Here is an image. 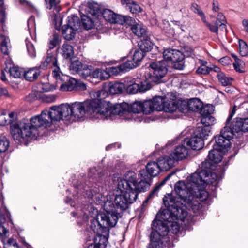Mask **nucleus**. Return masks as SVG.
<instances>
[{"instance_id":"11","label":"nucleus","mask_w":248,"mask_h":248,"mask_svg":"<svg viewBox=\"0 0 248 248\" xmlns=\"http://www.w3.org/2000/svg\"><path fill=\"white\" fill-rule=\"evenodd\" d=\"M80 26L79 18L77 16L72 15L68 17L67 24L62 27V34L66 40H72L75 36L76 31L80 28Z\"/></svg>"},{"instance_id":"35","label":"nucleus","mask_w":248,"mask_h":248,"mask_svg":"<svg viewBox=\"0 0 248 248\" xmlns=\"http://www.w3.org/2000/svg\"><path fill=\"white\" fill-rule=\"evenodd\" d=\"M202 107V102L197 98L190 99L187 104V110L195 112L199 111Z\"/></svg>"},{"instance_id":"52","label":"nucleus","mask_w":248,"mask_h":248,"mask_svg":"<svg viewBox=\"0 0 248 248\" xmlns=\"http://www.w3.org/2000/svg\"><path fill=\"white\" fill-rule=\"evenodd\" d=\"M215 121V118L211 115L202 117L201 119V122L203 126L206 127H210V125H213Z\"/></svg>"},{"instance_id":"64","label":"nucleus","mask_w":248,"mask_h":248,"mask_svg":"<svg viewBox=\"0 0 248 248\" xmlns=\"http://www.w3.org/2000/svg\"><path fill=\"white\" fill-rule=\"evenodd\" d=\"M93 67H92V68ZM91 75L94 78H97L100 79V77L101 75V68H97L95 70L93 71L92 69V73Z\"/></svg>"},{"instance_id":"21","label":"nucleus","mask_w":248,"mask_h":248,"mask_svg":"<svg viewBox=\"0 0 248 248\" xmlns=\"http://www.w3.org/2000/svg\"><path fill=\"white\" fill-rule=\"evenodd\" d=\"M29 126L26 123L21 124L20 125H15L11 127V134L15 140H20L21 139L32 137L29 130Z\"/></svg>"},{"instance_id":"37","label":"nucleus","mask_w":248,"mask_h":248,"mask_svg":"<svg viewBox=\"0 0 248 248\" xmlns=\"http://www.w3.org/2000/svg\"><path fill=\"white\" fill-rule=\"evenodd\" d=\"M210 132V127H198L194 131V135L203 140L206 139Z\"/></svg>"},{"instance_id":"14","label":"nucleus","mask_w":248,"mask_h":248,"mask_svg":"<svg viewBox=\"0 0 248 248\" xmlns=\"http://www.w3.org/2000/svg\"><path fill=\"white\" fill-rule=\"evenodd\" d=\"M228 128L223 127L220 134L214 137L215 143L213 144L215 149L221 150L223 152L227 151L230 147V140L233 138L232 132L228 131Z\"/></svg>"},{"instance_id":"19","label":"nucleus","mask_w":248,"mask_h":248,"mask_svg":"<svg viewBox=\"0 0 248 248\" xmlns=\"http://www.w3.org/2000/svg\"><path fill=\"white\" fill-rule=\"evenodd\" d=\"M224 127L229 128L228 131L232 132L233 137L235 133L248 132V118L244 119L237 118L236 121L232 122L231 124L230 123V124H227V125L225 124V126Z\"/></svg>"},{"instance_id":"50","label":"nucleus","mask_w":248,"mask_h":248,"mask_svg":"<svg viewBox=\"0 0 248 248\" xmlns=\"http://www.w3.org/2000/svg\"><path fill=\"white\" fill-rule=\"evenodd\" d=\"M168 179L169 177H167L165 178H164L160 183L156 184L154 189L151 192V193L148 196L146 199V202L148 201L149 199L152 198L155 196V195L157 193V192L160 188V187L165 184V183L166 182Z\"/></svg>"},{"instance_id":"18","label":"nucleus","mask_w":248,"mask_h":248,"mask_svg":"<svg viewBox=\"0 0 248 248\" xmlns=\"http://www.w3.org/2000/svg\"><path fill=\"white\" fill-rule=\"evenodd\" d=\"M92 67L91 65L83 64L78 60L72 62L70 65V70L73 73H77L83 78L91 75Z\"/></svg>"},{"instance_id":"39","label":"nucleus","mask_w":248,"mask_h":248,"mask_svg":"<svg viewBox=\"0 0 248 248\" xmlns=\"http://www.w3.org/2000/svg\"><path fill=\"white\" fill-rule=\"evenodd\" d=\"M216 76L218 82L223 86H227L232 85V82L234 80L232 78L226 76L223 72L219 73V74H217Z\"/></svg>"},{"instance_id":"26","label":"nucleus","mask_w":248,"mask_h":248,"mask_svg":"<svg viewBox=\"0 0 248 248\" xmlns=\"http://www.w3.org/2000/svg\"><path fill=\"white\" fill-rule=\"evenodd\" d=\"M151 87V84L146 82H140L134 83L128 85L127 87V91L130 94H135L138 92H142L149 90Z\"/></svg>"},{"instance_id":"20","label":"nucleus","mask_w":248,"mask_h":248,"mask_svg":"<svg viewBox=\"0 0 248 248\" xmlns=\"http://www.w3.org/2000/svg\"><path fill=\"white\" fill-rule=\"evenodd\" d=\"M146 170H142L140 171L139 175L145 180H151V177L158 175L161 171L157 162L150 161L146 166Z\"/></svg>"},{"instance_id":"54","label":"nucleus","mask_w":248,"mask_h":248,"mask_svg":"<svg viewBox=\"0 0 248 248\" xmlns=\"http://www.w3.org/2000/svg\"><path fill=\"white\" fill-rule=\"evenodd\" d=\"M213 108L212 106H202V108L200 109L199 112L202 117L207 116L211 115L213 113Z\"/></svg>"},{"instance_id":"46","label":"nucleus","mask_w":248,"mask_h":248,"mask_svg":"<svg viewBox=\"0 0 248 248\" xmlns=\"http://www.w3.org/2000/svg\"><path fill=\"white\" fill-rule=\"evenodd\" d=\"M142 102L135 101L131 104L130 106H129V109L128 111H132L135 113H139L142 112Z\"/></svg>"},{"instance_id":"5","label":"nucleus","mask_w":248,"mask_h":248,"mask_svg":"<svg viewBox=\"0 0 248 248\" xmlns=\"http://www.w3.org/2000/svg\"><path fill=\"white\" fill-rule=\"evenodd\" d=\"M93 103L86 100L83 102H75L68 104L69 116H73L75 119L82 118L87 113L96 116L92 105Z\"/></svg>"},{"instance_id":"10","label":"nucleus","mask_w":248,"mask_h":248,"mask_svg":"<svg viewBox=\"0 0 248 248\" xmlns=\"http://www.w3.org/2000/svg\"><path fill=\"white\" fill-rule=\"evenodd\" d=\"M68 104H62L58 106H53L49 109L44 110L51 125L53 122L60 121L63 117L69 116Z\"/></svg>"},{"instance_id":"15","label":"nucleus","mask_w":248,"mask_h":248,"mask_svg":"<svg viewBox=\"0 0 248 248\" xmlns=\"http://www.w3.org/2000/svg\"><path fill=\"white\" fill-rule=\"evenodd\" d=\"M108 95V93L106 91L101 90L94 93V98L91 100H88L89 102L93 103L91 107L93 108V109L97 118L99 117V116L97 115L101 114V109H104V105L105 102H109L105 100Z\"/></svg>"},{"instance_id":"12","label":"nucleus","mask_w":248,"mask_h":248,"mask_svg":"<svg viewBox=\"0 0 248 248\" xmlns=\"http://www.w3.org/2000/svg\"><path fill=\"white\" fill-rule=\"evenodd\" d=\"M104 107V109H101L100 115L105 116L106 119L111 117L112 115L126 114L129 109V104L125 102L112 105L110 102H105Z\"/></svg>"},{"instance_id":"2","label":"nucleus","mask_w":248,"mask_h":248,"mask_svg":"<svg viewBox=\"0 0 248 248\" xmlns=\"http://www.w3.org/2000/svg\"><path fill=\"white\" fill-rule=\"evenodd\" d=\"M163 201L167 207L161 215V217L164 221L155 219L152 224V232L150 233V241L147 247L152 248H165V242L168 239L167 237L169 231V224L172 220H184L187 216L186 210L180 207V203L175 202L174 197L170 194L165 196Z\"/></svg>"},{"instance_id":"13","label":"nucleus","mask_w":248,"mask_h":248,"mask_svg":"<svg viewBox=\"0 0 248 248\" xmlns=\"http://www.w3.org/2000/svg\"><path fill=\"white\" fill-rule=\"evenodd\" d=\"M52 75L58 83H61L60 90L62 91H72L77 87V80L63 74L61 71L58 72L54 70L52 73Z\"/></svg>"},{"instance_id":"41","label":"nucleus","mask_w":248,"mask_h":248,"mask_svg":"<svg viewBox=\"0 0 248 248\" xmlns=\"http://www.w3.org/2000/svg\"><path fill=\"white\" fill-rule=\"evenodd\" d=\"M62 55L65 59H70L74 55L73 47L68 43H64L62 46Z\"/></svg>"},{"instance_id":"60","label":"nucleus","mask_w":248,"mask_h":248,"mask_svg":"<svg viewBox=\"0 0 248 248\" xmlns=\"http://www.w3.org/2000/svg\"><path fill=\"white\" fill-rule=\"evenodd\" d=\"M6 15L5 8L2 7L0 10V22L2 24V27L4 26Z\"/></svg>"},{"instance_id":"6","label":"nucleus","mask_w":248,"mask_h":248,"mask_svg":"<svg viewBox=\"0 0 248 248\" xmlns=\"http://www.w3.org/2000/svg\"><path fill=\"white\" fill-rule=\"evenodd\" d=\"M163 59L168 64H172L174 68L182 70L184 67L185 56L179 50L170 48L165 49L163 52Z\"/></svg>"},{"instance_id":"4","label":"nucleus","mask_w":248,"mask_h":248,"mask_svg":"<svg viewBox=\"0 0 248 248\" xmlns=\"http://www.w3.org/2000/svg\"><path fill=\"white\" fill-rule=\"evenodd\" d=\"M169 67V64L165 61L151 62L148 74L149 79L156 83L164 82L163 78L168 72Z\"/></svg>"},{"instance_id":"24","label":"nucleus","mask_w":248,"mask_h":248,"mask_svg":"<svg viewBox=\"0 0 248 248\" xmlns=\"http://www.w3.org/2000/svg\"><path fill=\"white\" fill-rule=\"evenodd\" d=\"M142 38L138 44L139 47L146 53L149 51H153V53L156 54V52L158 51V47L154 45L147 35H146Z\"/></svg>"},{"instance_id":"31","label":"nucleus","mask_w":248,"mask_h":248,"mask_svg":"<svg viewBox=\"0 0 248 248\" xmlns=\"http://www.w3.org/2000/svg\"><path fill=\"white\" fill-rule=\"evenodd\" d=\"M42 70L41 66H40L30 68L27 71L24 70V78L27 81H34L42 73Z\"/></svg>"},{"instance_id":"7","label":"nucleus","mask_w":248,"mask_h":248,"mask_svg":"<svg viewBox=\"0 0 248 248\" xmlns=\"http://www.w3.org/2000/svg\"><path fill=\"white\" fill-rule=\"evenodd\" d=\"M119 190L121 194L115 196L114 202L116 209L122 213L123 211L128 209L130 204L136 201L137 199V194L126 190Z\"/></svg>"},{"instance_id":"57","label":"nucleus","mask_w":248,"mask_h":248,"mask_svg":"<svg viewBox=\"0 0 248 248\" xmlns=\"http://www.w3.org/2000/svg\"><path fill=\"white\" fill-rule=\"evenodd\" d=\"M10 217V213L6 209H3L0 210V222H5L7 219H9Z\"/></svg>"},{"instance_id":"17","label":"nucleus","mask_w":248,"mask_h":248,"mask_svg":"<svg viewBox=\"0 0 248 248\" xmlns=\"http://www.w3.org/2000/svg\"><path fill=\"white\" fill-rule=\"evenodd\" d=\"M137 182V174L132 171H129L124 175V178L119 181L118 188L131 192Z\"/></svg>"},{"instance_id":"22","label":"nucleus","mask_w":248,"mask_h":248,"mask_svg":"<svg viewBox=\"0 0 248 248\" xmlns=\"http://www.w3.org/2000/svg\"><path fill=\"white\" fill-rule=\"evenodd\" d=\"M223 151L219 150L217 148L215 149L214 146L213 145V149L211 150L208 155L209 160H205L202 162L201 164V169L199 170H202L205 169L204 167H202V164L205 162H209L211 165V167L209 168L210 173H214L212 172L211 170L213 169L215 167L214 163L217 164L220 162L222 159V152Z\"/></svg>"},{"instance_id":"32","label":"nucleus","mask_w":248,"mask_h":248,"mask_svg":"<svg viewBox=\"0 0 248 248\" xmlns=\"http://www.w3.org/2000/svg\"><path fill=\"white\" fill-rule=\"evenodd\" d=\"M150 180H141L139 183L137 181L136 183L135 186L133 187V189L131 190V192H134L135 194H137V197L140 192H144L147 191L150 187V183L149 181H151Z\"/></svg>"},{"instance_id":"36","label":"nucleus","mask_w":248,"mask_h":248,"mask_svg":"<svg viewBox=\"0 0 248 248\" xmlns=\"http://www.w3.org/2000/svg\"><path fill=\"white\" fill-rule=\"evenodd\" d=\"M130 64L127 63L126 62H123L120 65L112 67L109 68L110 74H112L113 75L116 76L121 73L125 72L130 69Z\"/></svg>"},{"instance_id":"45","label":"nucleus","mask_w":248,"mask_h":248,"mask_svg":"<svg viewBox=\"0 0 248 248\" xmlns=\"http://www.w3.org/2000/svg\"><path fill=\"white\" fill-rule=\"evenodd\" d=\"M61 43V39H60L59 35L58 33H54L51 36L49 39L48 43V47L49 50H51L57 46H59Z\"/></svg>"},{"instance_id":"61","label":"nucleus","mask_w":248,"mask_h":248,"mask_svg":"<svg viewBox=\"0 0 248 248\" xmlns=\"http://www.w3.org/2000/svg\"><path fill=\"white\" fill-rule=\"evenodd\" d=\"M110 76L109 69L108 70V68L103 69L101 68V75L100 77L101 80H104L108 79Z\"/></svg>"},{"instance_id":"23","label":"nucleus","mask_w":248,"mask_h":248,"mask_svg":"<svg viewBox=\"0 0 248 248\" xmlns=\"http://www.w3.org/2000/svg\"><path fill=\"white\" fill-rule=\"evenodd\" d=\"M87 183H82L81 182L77 181L73 183V187L76 189V192L83 193L86 192V194L89 198H92L94 195L97 194L99 191L98 189H94L90 186H87Z\"/></svg>"},{"instance_id":"16","label":"nucleus","mask_w":248,"mask_h":248,"mask_svg":"<svg viewBox=\"0 0 248 248\" xmlns=\"http://www.w3.org/2000/svg\"><path fill=\"white\" fill-rule=\"evenodd\" d=\"M204 23L208 27L210 31L218 35L219 31L221 33H227L226 24L227 23L225 16L222 13H219L215 20L211 23L206 21V19Z\"/></svg>"},{"instance_id":"25","label":"nucleus","mask_w":248,"mask_h":248,"mask_svg":"<svg viewBox=\"0 0 248 248\" xmlns=\"http://www.w3.org/2000/svg\"><path fill=\"white\" fill-rule=\"evenodd\" d=\"M185 144L178 145L171 152L170 155L175 162L185 158L188 155V149L185 146Z\"/></svg>"},{"instance_id":"48","label":"nucleus","mask_w":248,"mask_h":248,"mask_svg":"<svg viewBox=\"0 0 248 248\" xmlns=\"http://www.w3.org/2000/svg\"><path fill=\"white\" fill-rule=\"evenodd\" d=\"M151 100H146L142 102V112L146 114H150L154 111Z\"/></svg>"},{"instance_id":"38","label":"nucleus","mask_w":248,"mask_h":248,"mask_svg":"<svg viewBox=\"0 0 248 248\" xmlns=\"http://www.w3.org/2000/svg\"><path fill=\"white\" fill-rule=\"evenodd\" d=\"M131 30L138 37H142L146 35V27L142 24L137 23L133 27H131Z\"/></svg>"},{"instance_id":"44","label":"nucleus","mask_w":248,"mask_h":248,"mask_svg":"<svg viewBox=\"0 0 248 248\" xmlns=\"http://www.w3.org/2000/svg\"><path fill=\"white\" fill-rule=\"evenodd\" d=\"M124 88V85L120 82L111 84L109 86V91L111 94H116L122 93Z\"/></svg>"},{"instance_id":"42","label":"nucleus","mask_w":248,"mask_h":248,"mask_svg":"<svg viewBox=\"0 0 248 248\" xmlns=\"http://www.w3.org/2000/svg\"><path fill=\"white\" fill-rule=\"evenodd\" d=\"M24 69L18 66H14L9 69V73L11 76L15 78H24Z\"/></svg>"},{"instance_id":"58","label":"nucleus","mask_w":248,"mask_h":248,"mask_svg":"<svg viewBox=\"0 0 248 248\" xmlns=\"http://www.w3.org/2000/svg\"><path fill=\"white\" fill-rule=\"evenodd\" d=\"M125 17V16H123L115 14L113 21L112 22V23L119 24L120 25H123L124 24Z\"/></svg>"},{"instance_id":"43","label":"nucleus","mask_w":248,"mask_h":248,"mask_svg":"<svg viewBox=\"0 0 248 248\" xmlns=\"http://www.w3.org/2000/svg\"><path fill=\"white\" fill-rule=\"evenodd\" d=\"M81 21H80L81 27L84 29L89 30L93 28L94 26V23L92 20L86 15L81 16Z\"/></svg>"},{"instance_id":"33","label":"nucleus","mask_w":248,"mask_h":248,"mask_svg":"<svg viewBox=\"0 0 248 248\" xmlns=\"http://www.w3.org/2000/svg\"><path fill=\"white\" fill-rule=\"evenodd\" d=\"M122 4L125 5L127 9L133 14H138L142 10V8L136 2L132 0H121Z\"/></svg>"},{"instance_id":"3","label":"nucleus","mask_w":248,"mask_h":248,"mask_svg":"<svg viewBox=\"0 0 248 248\" xmlns=\"http://www.w3.org/2000/svg\"><path fill=\"white\" fill-rule=\"evenodd\" d=\"M104 212L100 214L101 220H97L102 226L114 227L121 217L120 212L117 210L112 201L107 200L104 203Z\"/></svg>"},{"instance_id":"28","label":"nucleus","mask_w":248,"mask_h":248,"mask_svg":"<svg viewBox=\"0 0 248 248\" xmlns=\"http://www.w3.org/2000/svg\"><path fill=\"white\" fill-rule=\"evenodd\" d=\"M183 144L190 147L193 150H199L204 146V141L201 138L194 135L190 139H186Z\"/></svg>"},{"instance_id":"8","label":"nucleus","mask_w":248,"mask_h":248,"mask_svg":"<svg viewBox=\"0 0 248 248\" xmlns=\"http://www.w3.org/2000/svg\"><path fill=\"white\" fill-rule=\"evenodd\" d=\"M91 228L96 233L93 239L94 243L100 248H106L109 232V228L102 226L97 221L91 222Z\"/></svg>"},{"instance_id":"51","label":"nucleus","mask_w":248,"mask_h":248,"mask_svg":"<svg viewBox=\"0 0 248 248\" xmlns=\"http://www.w3.org/2000/svg\"><path fill=\"white\" fill-rule=\"evenodd\" d=\"M191 9L193 12L201 16L203 22L205 21V19H206L205 15L201 9L200 7L197 3H192L191 4Z\"/></svg>"},{"instance_id":"47","label":"nucleus","mask_w":248,"mask_h":248,"mask_svg":"<svg viewBox=\"0 0 248 248\" xmlns=\"http://www.w3.org/2000/svg\"><path fill=\"white\" fill-rule=\"evenodd\" d=\"M9 140L6 136H0V153L6 152L9 147Z\"/></svg>"},{"instance_id":"56","label":"nucleus","mask_w":248,"mask_h":248,"mask_svg":"<svg viewBox=\"0 0 248 248\" xmlns=\"http://www.w3.org/2000/svg\"><path fill=\"white\" fill-rule=\"evenodd\" d=\"M27 49L29 55L32 58L36 56V50L33 45L29 41L26 40Z\"/></svg>"},{"instance_id":"59","label":"nucleus","mask_w":248,"mask_h":248,"mask_svg":"<svg viewBox=\"0 0 248 248\" xmlns=\"http://www.w3.org/2000/svg\"><path fill=\"white\" fill-rule=\"evenodd\" d=\"M211 71V68L208 66H200L196 70V73L199 74L206 75Z\"/></svg>"},{"instance_id":"34","label":"nucleus","mask_w":248,"mask_h":248,"mask_svg":"<svg viewBox=\"0 0 248 248\" xmlns=\"http://www.w3.org/2000/svg\"><path fill=\"white\" fill-rule=\"evenodd\" d=\"M163 106H164L163 110L167 112H174L178 108L176 99L167 97H164Z\"/></svg>"},{"instance_id":"1","label":"nucleus","mask_w":248,"mask_h":248,"mask_svg":"<svg viewBox=\"0 0 248 248\" xmlns=\"http://www.w3.org/2000/svg\"><path fill=\"white\" fill-rule=\"evenodd\" d=\"M202 167L205 169L197 170L193 173L190 179L185 183L179 181L175 184V191L177 197H175V202L180 203V207L187 209L196 214L202 210V205L199 200L206 201L208 197V193L203 190L208 184H212L217 179L215 173H210L209 168L211 165L208 162L202 164Z\"/></svg>"},{"instance_id":"55","label":"nucleus","mask_w":248,"mask_h":248,"mask_svg":"<svg viewBox=\"0 0 248 248\" xmlns=\"http://www.w3.org/2000/svg\"><path fill=\"white\" fill-rule=\"evenodd\" d=\"M90 13L92 15L95 16H100L102 11H101L100 8L99 7L97 3H94L90 4Z\"/></svg>"},{"instance_id":"63","label":"nucleus","mask_w":248,"mask_h":248,"mask_svg":"<svg viewBox=\"0 0 248 248\" xmlns=\"http://www.w3.org/2000/svg\"><path fill=\"white\" fill-rule=\"evenodd\" d=\"M137 23L134 18L128 16H126L124 24L131 26V27H133Z\"/></svg>"},{"instance_id":"49","label":"nucleus","mask_w":248,"mask_h":248,"mask_svg":"<svg viewBox=\"0 0 248 248\" xmlns=\"http://www.w3.org/2000/svg\"><path fill=\"white\" fill-rule=\"evenodd\" d=\"M100 16H102L106 21L112 23L115 13L112 11L106 9L102 12Z\"/></svg>"},{"instance_id":"62","label":"nucleus","mask_w":248,"mask_h":248,"mask_svg":"<svg viewBox=\"0 0 248 248\" xmlns=\"http://www.w3.org/2000/svg\"><path fill=\"white\" fill-rule=\"evenodd\" d=\"M232 56L235 59V62L233 63L234 68L237 71H238L240 70V67L242 65V63H243V62L242 61L239 59H238L236 56H235V55H232Z\"/></svg>"},{"instance_id":"27","label":"nucleus","mask_w":248,"mask_h":248,"mask_svg":"<svg viewBox=\"0 0 248 248\" xmlns=\"http://www.w3.org/2000/svg\"><path fill=\"white\" fill-rule=\"evenodd\" d=\"M146 54L145 52L141 50L139 47L136 49L133 54L132 59L126 60V62L130 64V69H131L139 66Z\"/></svg>"},{"instance_id":"9","label":"nucleus","mask_w":248,"mask_h":248,"mask_svg":"<svg viewBox=\"0 0 248 248\" xmlns=\"http://www.w3.org/2000/svg\"><path fill=\"white\" fill-rule=\"evenodd\" d=\"M29 126V130L32 137H37L38 135V128H46L51 126L50 123L48 120L46 113L42 111L40 115L34 116L30 119V123H26Z\"/></svg>"},{"instance_id":"40","label":"nucleus","mask_w":248,"mask_h":248,"mask_svg":"<svg viewBox=\"0 0 248 248\" xmlns=\"http://www.w3.org/2000/svg\"><path fill=\"white\" fill-rule=\"evenodd\" d=\"M153 105V109L155 110L159 111L163 110L164 106H163L164 97L161 96H156L154 97L151 100Z\"/></svg>"},{"instance_id":"29","label":"nucleus","mask_w":248,"mask_h":248,"mask_svg":"<svg viewBox=\"0 0 248 248\" xmlns=\"http://www.w3.org/2000/svg\"><path fill=\"white\" fill-rule=\"evenodd\" d=\"M48 65H50L53 69L52 73L55 70L58 72L60 71V68L58 64V61L56 57L51 55L49 53V50L47 51V56L45 60L42 62L40 66L43 70H44L46 67Z\"/></svg>"},{"instance_id":"30","label":"nucleus","mask_w":248,"mask_h":248,"mask_svg":"<svg viewBox=\"0 0 248 248\" xmlns=\"http://www.w3.org/2000/svg\"><path fill=\"white\" fill-rule=\"evenodd\" d=\"M161 171H166L172 168L175 161L172 158L171 155H165L160 157L157 159V161Z\"/></svg>"},{"instance_id":"53","label":"nucleus","mask_w":248,"mask_h":248,"mask_svg":"<svg viewBox=\"0 0 248 248\" xmlns=\"http://www.w3.org/2000/svg\"><path fill=\"white\" fill-rule=\"evenodd\" d=\"M239 53L243 56H247L248 55V46L244 41H239Z\"/></svg>"}]
</instances>
